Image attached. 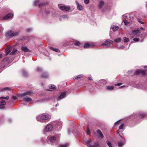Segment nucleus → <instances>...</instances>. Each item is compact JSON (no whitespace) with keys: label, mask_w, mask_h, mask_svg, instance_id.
<instances>
[{"label":"nucleus","mask_w":147,"mask_h":147,"mask_svg":"<svg viewBox=\"0 0 147 147\" xmlns=\"http://www.w3.org/2000/svg\"><path fill=\"white\" fill-rule=\"evenodd\" d=\"M51 118L49 115L42 114L38 115L36 117L37 120L41 122H44L46 121H48Z\"/></svg>","instance_id":"nucleus-1"},{"label":"nucleus","mask_w":147,"mask_h":147,"mask_svg":"<svg viewBox=\"0 0 147 147\" xmlns=\"http://www.w3.org/2000/svg\"><path fill=\"white\" fill-rule=\"evenodd\" d=\"M140 33V31L139 30H137L133 31L132 32H129V34L131 38H132L135 37L139 36Z\"/></svg>","instance_id":"nucleus-2"},{"label":"nucleus","mask_w":147,"mask_h":147,"mask_svg":"<svg viewBox=\"0 0 147 147\" xmlns=\"http://www.w3.org/2000/svg\"><path fill=\"white\" fill-rule=\"evenodd\" d=\"M18 32L16 31L14 32L13 31L10 30L6 33L5 36L7 37L14 36L18 35Z\"/></svg>","instance_id":"nucleus-3"},{"label":"nucleus","mask_w":147,"mask_h":147,"mask_svg":"<svg viewBox=\"0 0 147 147\" xmlns=\"http://www.w3.org/2000/svg\"><path fill=\"white\" fill-rule=\"evenodd\" d=\"M53 128V125L50 123H49L44 127L43 132H45L50 131L52 130Z\"/></svg>","instance_id":"nucleus-4"},{"label":"nucleus","mask_w":147,"mask_h":147,"mask_svg":"<svg viewBox=\"0 0 147 147\" xmlns=\"http://www.w3.org/2000/svg\"><path fill=\"white\" fill-rule=\"evenodd\" d=\"M113 43V41L108 39L105 41L104 43L102 44V46L105 47H110Z\"/></svg>","instance_id":"nucleus-5"},{"label":"nucleus","mask_w":147,"mask_h":147,"mask_svg":"<svg viewBox=\"0 0 147 147\" xmlns=\"http://www.w3.org/2000/svg\"><path fill=\"white\" fill-rule=\"evenodd\" d=\"M59 8L61 10L69 11L70 10V7L66 5H60L59 6Z\"/></svg>","instance_id":"nucleus-6"},{"label":"nucleus","mask_w":147,"mask_h":147,"mask_svg":"<svg viewBox=\"0 0 147 147\" xmlns=\"http://www.w3.org/2000/svg\"><path fill=\"white\" fill-rule=\"evenodd\" d=\"M56 139L55 136H51L47 139L48 142L50 144H52L54 142Z\"/></svg>","instance_id":"nucleus-7"},{"label":"nucleus","mask_w":147,"mask_h":147,"mask_svg":"<svg viewBox=\"0 0 147 147\" xmlns=\"http://www.w3.org/2000/svg\"><path fill=\"white\" fill-rule=\"evenodd\" d=\"M87 142L88 143V147H99L98 144L97 143H95L93 145L89 144L90 143L92 142V140H88Z\"/></svg>","instance_id":"nucleus-8"},{"label":"nucleus","mask_w":147,"mask_h":147,"mask_svg":"<svg viewBox=\"0 0 147 147\" xmlns=\"http://www.w3.org/2000/svg\"><path fill=\"white\" fill-rule=\"evenodd\" d=\"M32 94V92L31 91H28L20 94L21 97L26 95H30Z\"/></svg>","instance_id":"nucleus-9"},{"label":"nucleus","mask_w":147,"mask_h":147,"mask_svg":"<svg viewBox=\"0 0 147 147\" xmlns=\"http://www.w3.org/2000/svg\"><path fill=\"white\" fill-rule=\"evenodd\" d=\"M23 100L26 102H30V103H33V102L32 101V99L29 97H26L24 98Z\"/></svg>","instance_id":"nucleus-10"},{"label":"nucleus","mask_w":147,"mask_h":147,"mask_svg":"<svg viewBox=\"0 0 147 147\" xmlns=\"http://www.w3.org/2000/svg\"><path fill=\"white\" fill-rule=\"evenodd\" d=\"M66 94L65 92H63L61 94L57 99V100H59L63 98L65 96Z\"/></svg>","instance_id":"nucleus-11"},{"label":"nucleus","mask_w":147,"mask_h":147,"mask_svg":"<svg viewBox=\"0 0 147 147\" xmlns=\"http://www.w3.org/2000/svg\"><path fill=\"white\" fill-rule=\"evenodd\" d=\"M6 104L5 100H2L0 102V109H3L4 108V105Z\"/></svg>","instance_id":"nucleus-12"},{"label":"nucleus","mask_w":147,"mask_h":147,"mask_svg":"<svg viewBox=\"0 0 147 147\" xmlns=\"http://www.w3.org/2000/svg\"><path fill=\"white\" fill-rule=\"evenodd\" d=\"M13 15L11 13H9L7 14L4 18V19L7 20L8 19L11 18L13 17Z\"/></svg>","instance_id":"nucleus-13"},{"label":"nucleus","mask_w":147,"mask_h":147,"mask_svg":"<svg viewBox=\"0 0 147 147\" xmlns=\"http://www.w3.org/2000/svg\"><path fill=\"white\" fill-rule=\"evenodd\" d=\"M140 74L144 75L145 74V73L144 71L141 70H137L135 73V74L136 75L139 74Z\"/></svg>","instance_id":"nucleus-14"},{"label":"nucleus","mask_w":147,"mask_h":147,"mask_svg":"<svg viewBox=\"0 0 147 147\" xmlns=\"http://www.w3.org/2000/svg\"><path fill=\"white\" fill-rule=\"evenodd\" d=\"M105 5V3L103 1H100L98 4V6L100 9H102Z\"/></svg>","instance_id":"nucleus-15"},{"label":"nucleus","mask_w":147,"mask_h":147,"mask_svg":"<svg viewBox=\"0 0 147 147\" xmlns=\"http://www.w3.org/2000/svg\"><path fill=\"white\" fill-rule=\"evenodd\" d=\"M76 3L77 5V9L80 10H82L84 9L83 7L78 2H76Z\"/></svg>","instance_id":"nucleus-16"},{"label":"nucleus","mask_w":147,"mask_h":147,"mask_svg":"<svg viewBox=\"0 0 147 147\" xmlns=\"http://www.w3.org/2000/svg\"><path fill=\"white\" fill-rule=\"evenodd\" d=\"M69 18L68 16L66 15H63L61 16L59 18V20L60 21H62L65 19H68Z\"/></svg>","instance_id":"nucleus-17"},{"label":"nucleus","mask_w":147,"mask_h":147,"mask_svg":"<svg viewBox=\"0 0 147 147\" xmlns=\"http://www.w3.org/2000/svg\"><path fill=\"white\" fill-rule=\"evenodd\" d=\"M21 49L22 51L25 52H28L30 51L25 46H22Z\"/></svg>","instance_id":"nucleus-18"},{"label":"nucleus","mask_w":147,"mask_h":147,"mask_svg":"<svg viewBox=\"0 0 147 147\" xmlns=\"http://www.w3.org/2000/svg\"><path fill=\"white\" fill-rule=\"evenodd\" d=\"M11 47H8L5 50V56L7 55L11 51Z\"/></svg>","instance_id":"nucleus-19"},{"label":"nucleus","mask_w":147,"mask_h":147,"mask_svg":"<svg viewBox=\"0 0 147 147\" xmlns=\"http://www.w3.org/2000/svg\"><path fill=\"white\" fill-rule=\"evenodd\" d=\"M119 28V27L115 26H111V29H112L113 31H116Z\"/></svg>","instance_id":"nucleus-20"},{"label":"nucleus","mask_w":147,"mask_h":147,"mask_svg":"<svg viewBox=\"0 0 147 147\" xmlns=\"http://www.w3.org/2000/svg\"><path fill=\"white\" fill-rule=\"evenodd\" d=\"M96 131L101 138H103L104 136L100 130L99 129H97L96 130Z\"/></svg>","instance_id":"nucleus-21"},{"label":"nucleus","mask_w":147,"mask_h":147,"mask_svg":"<svg viewBox=\"0 0 147 147\" xmlns=\"http://www.w3.org/2000/svg\"><path fill=\"white\" fill-rule=\"evenodd\" d=\"M126 17L125 15H124L123 16V22L124 23H125V25H127L129 24V22L128 21H127L126 19L124 17Z\"/></svg>","instance_id":"nucleus-22"},{"label":"nucleus","mask_w":147,"mask_h":147,"mask_svg":"<svg viewBox=\"0 0 147 147\" xmlns=\"http://www.w3.org/2000/svg\"><path fill=\"white\" fill-rule=\"evenodd\" d=\"M48 74L46 72L43 73L41 75V77L42 78H46L48 76Z\"/></svg>","instance_id":"nucleus-23"},{"label":"nucleus","mask_w":147,"mask_h":147,"mask_svg":"<svg viewBox=\"0 0 147 147\" xmlns=\"http://www.w3.org/2000/svg\"><path fill=\"white\" fill-rule=\"evenodd\" d=\"M50 49L58 53L60 51L59 49H54L53 47H50Z\"/></svg>","instance_id":"nucleus-24"},{"label":"nucleus","mask_w":147,"mask_h":147,"mask_svg":"<svg viewBox=\"0 0 147 147\" xmlns=\"http://www.w3.org/2000/svg\"><path fill=\"white\" fill-rule=\"evenodd\" d=\"M17 50L16 49H15L13 50L10 54L11 55H14L16 53L17 51Z\"/></svg>","instance_id":"nucleus-25"},{"label":"nucleus","mask_w":147,"mask_h":147,"mask_svg":"<svg viewBox=\"0 0 147 147\" xmlns=\"http://www.w3.org/2000/svg\"><path fill=\"white\" fill-rule=\"evenodd\" d=\"M82 76L83 75L82 74H80L77 76L76 77H74V80H77V79L81 78L82 77Z\"/></svg>","instance_id":"nucleus-26"},{"label":"nucleus","mask_w":147,"mask_h":147,"mask_svg":"<svg viewBox=\"0 0 147 147\" xmlns=\"http://www.w3.org/2000/svg\"><path fill=\"white\" fill-rule=\"evenodd\" d=\"M22 74L24 76H26L27 75V72L25 70H23L22 71Z\"/></svg>","instance_id":"nucleus-27"},{"label":"nucleus","mask_w":147,"mask_h":147,"mask_svg":"<svg viewBox=\"0 0 147 147\" xmlns=\"http://www.w3.org/2000/svg\"><path fill=\"white\" fill-rule=\"evenodd\" d=\"M121 40L120 38H119L114 39V41L115 42H121Z\"/></svg>","instance_id":"nucleus-28"},{"label":"nucleus","mask_w":147,"mask_h":147,"mask_svg":"<svg viewBox=\"0 0 147 147\" xmlns=\"http://www.w3.org/2000/svg\"><path fill=\"white\" fill-rule=\"evenodd\" d=\"M56 87V86L54 85H51L49 86V88L50 89H55Z\"/></svg>","instance_id":"nucleus-29"},{"label":"nucleus","mask_w":147,"mask_h":147,"mask_svg":"<svg viewBox=\"0 0 147 147\" xmlns=\"http://www.w3.org/2000/svg\"><path fill=\"white\" fill-rule=\"evenodd\" d=\"M113 88L114 87L113 86H108L107 87V89L108 90H112L113 89Z\"/></svg>","instance_id":"nucleus-30"},{"label":"nucleus","mask_w":147,"mask_h":147,"mask_svg":"<svg viewBox=\"0 0 147 147\" xmlns=\"http://www.w3.org/2000/svg\"><path fill=\"white\" fill-rule=\"evenodd\" d=\"M124 42H127L129 41V39L126 37L123 38Z\"/></svg>","instance_id":"nucleus-31"},{"label":"nucleus","mask_w":147,"mask_h":147,"mask_svg":"<svg viewBox=\"0 0 147 147\" xmlns=\"http://www.w3.org/2000/svg\"><path fill=\"white\" fill-rule=\"evenodd\" d=\"M106 142L107 144L109 146V147H113L111 143L108 140H107Z\"/></svg>","instance_id":"nucleus-32"},{"label":"nucleus","mask_w":147,"mask_h":147,"mask_svg":"<svg viewBox=\"0 0 147 147\" xmlns=\"http://www.w3.org/2000/svg\"><path fill=\"white\" fill-rule=\"evenodd\" d=\"M9 96H6V97H3V96L1 97H0V99L1 100H3V99H5L8 100L9 99Z\"/></svg>","instance_id":"nucleus-33"},{"label":"nucleus","mask_w":147,"mask_h":147,"mask_svg":"<svg viewBox=\"0 0 147 147\" xmlns=\"http://www.w3.org/2000/svg\"><path fill=\"white\" fill-rule=\"evenodd\" d=\"M74 45L76 46H79L80 45V43L78 41H76L74 43Z\"/></svg>","instance_id":"nucleus-34"},{"label":"nucleus","mask_w":147,"mask_h":147,"mask_svg":"<svg viewBox=\"0 0 147 147\" xmlns=\"http://www.w3.org/2000/svg\"><path fill=\"white\" fill-rule=\"evenodd\" d=\"M120 130L119 129H118V130H117V133H118V134H119V136L121 137L123 139V141H125V138L124 137H123L122 136L119 134V132H120Z\"/></svg>","instance_id":"nucleus-35"},{"label":"nucleus","mask_w":147,"mask_h":147,"mask_svg":"<svg viewBox=\"0 0 147 147\" xmlns=\"http://www.w3.org/2000/svg\"><path fill=\"white\" fill-rule=\"evenodd\" d=\"M90 46V45L89 43H86L84 45V48H87L88 47Z\"/></svg>","instance_id":"nucleus-36"},{"label":"nucleus","mask_w":147,"mask_h":147,"mask_svg":"<svg viewBox=\"0 0 147 147\" xmlns=\"http://www.w3.org/2000/svg\"><path fill=\"white\" fill-rule=\"evenodd\" d=\"M124 47H125L123 45H120L119 46H118V47H117V48H118L119 49H124Z\"/></svg>","instance_id":"nucleus-37"},{"label":"nucleus","mask_w":147,"mask_h":147,"mask_svg":"<svg viewBox=\"0 0 147 147\" xmlns=\"http://www.w3.org/2000/svg\"><path fill=\"white\" fill-rule=\"evenodd\" d=\"M123 145V142H118V146L119 147L122 146Z\"/></svg>","instance_id":"nucleus-38"},{"label":"nucleus","mask_w":147,"mask_h":147,"mask_svg":"<svg viewBox=\"0 0 147 147\" xmlns=\"http://www.w3.org/2000/svg\"><path fill=\"white\" fill-rule=\"evenodd\" d=\"M133 40L135 42H138L139 40V39L138 38H135L133 39Z\"/></svg>","instance_id":"nucleus-39"},{"label":"nucleus","mask_w":147,"mask_h":147,"mask_svg":"<svg viewBox=\"0 0 147 147\" xmlns=\"http://www.w3.org/2000/svg\"><path fill=\"white\" fill-rule=\"evenodd\" d=\"M39 0H36L34 3V5H36L39 2Z\"/></svg>","instance_id":"nucleus-40"},{"label":"nucleus","mask_w":147,"mask_h":147,"mask_svg":"<svg viewBox=\"0 0 147 147\" xmlns=\"http://www.w3.org/2000/svg\"><path fill=\"white\" fill-rule=\"evenodd\" d=\"M124 124H121L119 127V128L120 129H122L123 128Z\"/></svg>","instance_id":"nucleus-41"},{"label":"nucleus","mask_w":147,"mask_h":147,"mask_svg":"<svg viewBox=\"0 0 147 147\" xmlns=\"http://www.w3.org/2000/svg\"><path fill=\"white\" fill-rule=\"evenodd\" d=\"M36 69L38 72H40L42 70V69L40 67H37Z\"/></svg>","instance_id":"nucleus-42"},{"label":"nucleus","mask_w":147,"mask_h":147,"mask_svg":"<svg viewBox=\"0 0 147 147\" xmlns=\"http://www.w3.org/2000/svg\"><path fill=\"white\" fill-rule=\"evenodd\" d=\"M67 146V145L66 144H65L64 145H59V147H66Z\"/></svg>","instance_id":"nucleus-43"},{"label":"nucleus","mask_w":147,"mask_h":147,"mask_svg":"<svg viewBox=\"0 0 147 147\" xmlns=\"http://www.w3.org/2000/svg\"><path fill=\"white\" fill-rule=\"evenodd\" d=\"M84 3L85 4H88L89 2V0H84Z\"/></svg>","instance_id":"nucleus-44"},{"label":"nucleus","mask_w":147,"mask_h":147,"mask_svg":"<svg viewBox=\"0 0 147 147\" xmlns=\"http://www.w3.org/2000/svg\"><path fill=\"white\" fill-rule=\"evenodd\" d=\"M146 115V114L144 113H143L140 115L141 117L142 118H143Z\"/></svg>","instance_id":"nucleus-45"},{"label":"nucleus","mask_w":147,"mask_h":147,"mask_svg":"<svg viewBox=\"0 0 147 147\" xmlns=\"http://www.w3.org/2000/svg\"><path fill=\"white\" fill-rule=\"evenodd\" d=\"M122 83H118V84H115V85L116 86H119L120 85H122Z\"/></svg>","instance_id":"nucleus-46"},{"label":"nucleus","mask_w":147,"mask_h":147,"mask_svg":"<svg viewBox=\"0 0 147 147\" xmlns=\"http://www.w3.org/2000/svg\"><path fill=\"white\" fill-rule=\"evenodd\" d=\"M10 90V89L9 88L6 87V88H5L3 89V90Z\"/></svg>","instance_id":"nucleus-47"},{"label":"nucleus","mask_w":147,"mask_h":147,"mask_svg":"<svg viewBox=\"0 0 147 147\" xmlns=\"http://www.w3.org/2000/svg\"><path fill=\"white\" fill-rule=\"evenodd\" d=\"M138 21L139 22H140V23H141V24H144V22H141V21H140V19H138Z\"/></svg>","instance_id":"nucleus-48"},{"label":"nucleus","mask_w":147,"mask_h":147,"mask_svg":"<svg viewBox=\"0 0 147 147\" xmlns=\"http://www.w3.org/2000/svg\"><path fill=\"white\" fill-rule=\"evenodd\" d=\"M12 98L13 100H15L17 98L16 96H12Z\"/></svg>","instance_id":"nucleus-49"},{"label":"nucleus","mask_w":147,"mask_h":147,"mask_svg":"<svg viewBox=\"0 0 147 147\" xmlns=\"http://www.w3.org/2000/svg\"><path fill=\"white\" fill-rule=\"evenodd\" d=\"M45 5L44 3H42L41 4H40L39 5V7H41L42 6H43Z\"/></svg>","instance_id":"nucleus-50"},{"label":"nucleus","mask_w":147,"mask_h":147,"mask_svg":"<svg viewBox=\"0 0 147 147\" xmlns=\"http://www.w3.org/2000/svg\"><path fill=\"white\" fill-rule=\"evenodd\" d=\"M27 30L28 32H30L31 30V29L30 28H28Z\"/></svg>","instance_id":"nucleus-51"},{"label":"nucleus","mask_w":147,"mask_h":147,"mask_svg":"<svg viewBox=\"0 0 147 147\" xmlns=\"http://www.w3.org/2000/svg\"><path fill=\"white\" fill-rule=\"evenodd\" d=\"M131 71H128V72H127V73L128 74H131Z\"/></svg>","instance_id":"nucleus-52"},{"label":"nucleus","mask_w":147,"mask_h":147,"mask_svg":"<svg viewBox=\"0 0 147 147\" xmlns=\"http://www.w3.org/2000/svg\"><path fill=\"white\" fill-rule=\"evenodd\" d=\"M119 123V120L117 121L115 123V124H117Z\"/></svg>","instance_id":"nucleus-53"},{"label":"nucleus","mask_w":147,"mask_h":147,"mask_svg":"<svg viewBox=\"0 0 147 147\" xmlns=\"http://www.w3.org/2000/svg\"><path fill=\"white\" fill-rule=\"evenodd\" d=\"M88 79L89 80H92V78L91 77H89L88 78Z\"/></svg>","instance_id":"nucleus-54"},{"label":"nucleus","mask_w":147,"mask_h":147,"mask_svg":"<svg viewBox=\"0 0 147 147\" xmlns=\"http://www.w3.org/2000/svg\"><path fill=\"white\" fill-rule=\"evenodd\" d=\"M3 56V55L1 54H0V59L2 58Z\"/></svg>","instance_id":"nucleus-55"},{"label":"nucleus","mask_w":147,"mask_h":147,"mask_svg":"<svg viewBox=\"0 0 147 147\" xmlns=\"http://www.w3.org/2000/svg\"><path fill=\"white\" fill-rule=\"evenodd\" d=\"M3 67V66H1L0 65V69H1V71H2L3 70V69H2V68Z\"/></svg>","instance_id":"nucleus-56"},{"label":"nucleus","mask_w":147,"mask_h":147,"mask_svg":"<svg viewBox=\"0 0 147 147\" xmlns=\"http://www.w3.org/2000/svg\"><path fill=\"white\" fill-rule=\"evenodd\" d=\"M89 132H90L89 131V130L88 129V131H87V134H89Z\"/></svg>","instance_id":"nucleus-57"},{"label":"nucleus","mask_w":147,"mask_h":147,"mask_svg":"<svg viewBox=\"0 0 147 147\" xmlns=\"http://www.w3.org/2000/svg\"><path fill=\"white\" fill-rule=\"evenodd\" d=\"M125 86H123L120 87L119 88H123V87H125Z\"/></svg>","instance_id":"nucleus-58"},{"label":"nucleus","mask_w":147,"mask_h":147,"mask_svg":"<svg viewBox=\"0 0 147 147\" xmlns=\"http://www.w3.org/2000/svg\"><path fill=\"white\" fill-rule=\"evenodd\" d=\"M140 29L142 30H144V28L142 27L140 28Z\"/></svg>","instance_id":"nucleus-59"},{"label":"nucleus","mask_w":147,"mask_h":147,"mask_svg":"<svg viewBox=\"0 0 147 147\" xmlns=\"http://www.w3.org/2000/svg\"><path fill=\"white\" fill-rule=\"evenodd\" d=\"M62 125V123L61 122H60L59 123V125ZM60 127H61V126H60Z\"/></svg>","instance_id":"nucleus-60"},{"label":"nucleus","mask_w":147,"mask_h":147,"mask_svg":"<svg viewBox=\"0 0 147 147\" xmlns=\"http://www.w3.org/2000/svg\"><path fill=\"white\" fill-rule=\"evenodd\" d=\"M144 68H147V66H144Z\"/></svg>","instance_id":"nucleus-61"},{"label":"nucleus","mask_w":147,"mask_h":147,"mask_svg":"<svg viewBox=\"0 0 147 147\" xmlns=\"http://www.w3.org/2000/svg\"><path fill=\"white\" fill-rule=\"evenodd\" d=\"M57 104H56V105H55V106L56 107H57Z\"/></svg>","instance_id":"nucleus-62"},{"label":"nucleus","mask_w":147,"mask_h":147,"mask_svg":"<svg viewBox=\"0 0 147 147\" xmlns=\"http://www.w3.org/2000/svg\"><path fill=\"white\" fill-rule=\"evenodd\" d=\"M1 72V71H0V73Z\"/></svg>","instance_id":"nucleus-63"}]
</instances>
